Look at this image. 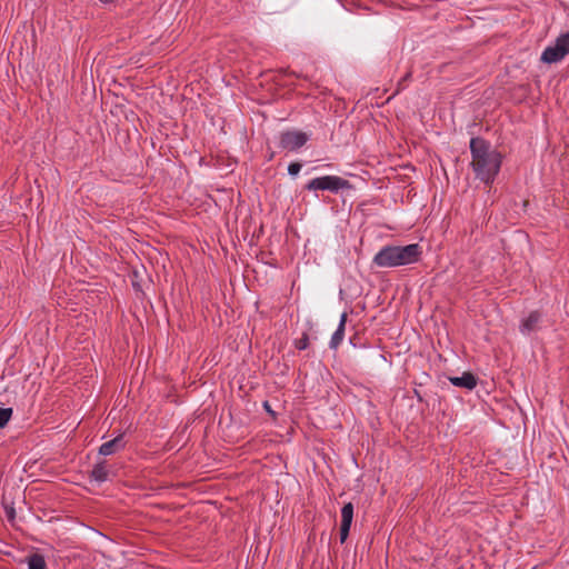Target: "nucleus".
Returning <instances> with one entry per match:
<instances>
[{
    "label": "nucleus",
    "mask_w": 569,
    "mask_h": 569,
    "mask_svg": "<svg viewBox=\"0 0 569 569\" xmlns=\"http://www.w3.org/2000/svg\"><path fill=\"white\" fill-rule=\"evenodd\" d=\"M422 254L418 243L407 246H386L373 258L381 268H395L417 262Z\"/></svg>",
    "instance_id": "2"
},
{
    "label": "nucleus",
    "mask_w": 569,
    "mask_h": 569,
    "mask_svg": "<svg viewBox=\"0 0 569 569\" xmlns=\"http://www.w3.org/2000/svg\"><path fill=\"white\" fill-rule=\"evenodd\" d=\"M566 56L557 46L547 47L542 54L541 61L546 63H555L563 59Z\"/></svg>",
    "instance_id": "8"
},
{
    "label": "nucleus",
    "mask_w": 569,
    "mask_h": 569,
    "mask_svg": "<svg viewBox=\"0 0 569 569\" xmlns=\"http://www.w3.org/2000/svg\"><path fill=\"white\" fill-rule=\"evenodd\" d=\"M28 569H46L44 558L38 553L28 558Z\"/></svg>",
    "instance_id": "12"
},
{
    "label": "nucleus",
    "mask_w": 569,
    "mask_h": 569,
    "mask_svg": "<svg viewBox=\"0 0 569 569\" xmlns=\"http://www.w3.org/2000/svg\"><path fill=\"white\" fill-rule=\"evenodd\" d=\"M411 77H412V71L408 70L406 72V74L399 80L398 86H397V92H399L400 90L405 89L406 83L411 80Z\"/></svg>",
    "instance_id": "15"
},
{
    "label": "nucleus",
    "mask_w": 569,
    "mask_h": 569,
    "mask_svg": "<svg viewBox=\"0 0 569 569\" xmlns=\"http://www.w3.org/2000/svg\"><path fill=\"white\" fill-rule=\"evenodd\" d=\"M471 166L478 176L495 178L502 163V153L491 147V143L481 137L470 140Z\"/></svg>",
    "instance_id": "1"
},
{
    "label": "nucleus",
    "mask_w": 569,
    "mask_h": 569,
    "mask_svg": "<svg viewBox=\"0 0 569 569\" xmlns=\"http://www.w3.org/2000/svg\"><path fill=\"white\" fill-rule=\"evenodd\" d=\"M306 188L310 191L327 190L333 193L342 189H349L348 180H311Z\"/></svg>",
    "instance_id": "4"
},
{
    "label": "nucleus",
    "mask_w": 569,
    "mask_h": 569,
    "mask_svg": "<svg viewBox=\"0 0 569 569\" xmlns=\"http://www.w3.org/2000/svg\"><path fill=\"white\" fill-rule=\"evenodd\" d=\"M555 46H557L565 56L569 53V31L560 34L555 42Z\"/></svg>",
    "instance_id": "13"
},
{
    "label": "nucleus",
    "mask_w": 569,
    "mask_h": 569,
    "mask_svg": "<svg viewBox=\"0 0 569 569\" xmlns=\"http://www.w3.org/2000/svg\"><path fill=\"white\" fill-rule=\"evenodd\" d=\"M353 519V505L346 503L341 509V525H340V542L343 543L349 535L350 527Z\"/></svg>",
    "instance_id": "5"
},
{
    "label": "nucleus",
    "mask_w": 569,
    "mask_h": 569,
    "mask_svg": "<svg viewBox=\"0 0 569 569\" xmlns=\"http://www.w3.org/2000/svg\"><path fill=\"white\" fill-rule=\"evenodd\" d=\"M12 416L11 408H0V428H3Z\"/></svg>",
    "instance_id": "14"
},
{
    "label": "nucleus",
    "mask_w": 569,
    "mask_h": 569,
    "mask_svg": "<svg viewBox=\"0 0 569 569\" xmlns=\"http://www.w3.org/2000/svg\"><path fill=\"white\" fill-rule=\"evenodd\" d=\"M307 133L296 130H287L280 133L279 147L283 150L295 151L306 144Z\"/></svg>",
    "instance_id": "3"
},
{
    "label": "nucleus",
    "mask_w": 569,
    "mask_h": 569,
    "mask_svg": "<svg viewBox=\"0 0 569 569\" xmlns=\"http://www.w3.org/2000/svg\"><path fill=\"white\" fill-rule=\"evenodd\" d=\"M109 471L104 462L97 463L91 470L90 477L97 482H104L108 479Z\"/></svg>",
    "instance_id": "11"
},
{
    "label": "nucleus",
    "mask_w": 569,
    "mask_h": 569,
    "mask_svg": "<svg viewBox=\"0 0 569 569\" xmlns=\"http://www.w3.org/2000/svg\"><path fill=\"white\" fill-rule=\"evenodd\" d=\"M540 321V315L538 312H531L522 322L520 326V331L525 335H528L536 330L537 325Z\"/></svg>",
    "instance_id": "10"
},
{
    "label": "nucleus",
    "mask_w": 569,
    "mask_h": 569,
    "mask_svg": "<svg viewBox=\"0 0 569 569\" xmlns=\"http://www.w3.org/2000/svg\"><path fill=\"white\" fill-rule=\"evenodd\" d=\"M99 1L104 3V4H108V3L114 2L116 0H99Z\"/></svg>",
    "instance_id": "21"
},
{
    "label": "nucleus",
    "mask_w": 569,
    "mask_h": 569,
    "mask_svg": "<svg viewBox=\"0 0 569 569\" xmlns=\"http://www.w3.org/2000/svg\"><path fill=\"white\" fill-rule=\"evenodd\" d=\"M309 339L308 336L305 333L300 339L297 340L296 347L299 350H305L308 347Z\"/></svg>",
    "instance_id": "18"
},
{
    "label": "nucleus",
    "mask_w": 569,
    "mask_h": 569,
    "mask_svg": "<svg viewBox=\"0 0 569 569\" xmlns=\"http://www.w3.org/2000/svg\"><path fill=\"white\" fill-rule=\"evenodd\" d=\"M300 169H301V163H299V162H291L288 166V173L290 176H297L299 173Z\"/></svg>",
    "instance_id": "17"
},
{
    "label": "nucleus",
    "mask_w": 569,
    "mask_h": 569,
    "mask_svg": "<svg viewBox=\"0 0 569 569\" xmlns=\"http://www.w3.org/2000/svg\"><path fill=\"white\" fill-rule=\"evenodd\" d=\"M346 322H347V313L343 312L341 315V317H340L339 326H338L337 330L335 331V333L331 337L330 348L337 349L338 346L343 340Z\"/></svg>",
    "instance_id": "9"
},
{
    "label": "nucleus",
    "mask_w": 569,
    "mask_h": 569,
    "mask_svg": "<svg viewBox=\"0 0 569 569\" xmlns=\"http://www.w3.org/2000/svg\"><path fill=\"white\" fill-rule=\"evenodd\" d=\"M123 437L120 435L114 439L102 443L99 448V453L102 456H110L119 451L121 448H123Z\"/></svg>",
    "instance_id": "7"
},
{
    "label": "nucleus",
    "mask_w": 569,
    "mask_h": 569,
    "mask_svg": "<svg viewBox=\"0 0 569 569\" xmlns=\"http://www.w3.org/2000/svg\"><path fill=\"white\" fill-rule=\"evenodd\" d=\"M326 168H327V166L316 167L315 170L317 171V176L315 178H323V179H327V178H338L335 174L326 173L323 171Z\"/></svg>",
    "instance_id": "16"
},
{
    "label": "nucleus",
    "mask_w": 569,
    "mask_h": 569,
    "mask_svg": "<svg viewBox=\"0 0 569 569\" xmlns=\"http://www.w3.org/2000/svg\"><path fill=\"white\" fill-rule=\"evenodd\" d=\"M263 408H264V409H266L270 415L274 416V412L272 411V409H271V407H270V405H269V402H268V401H264V402H263Z\"/></svg>",
    "instance_id": "20"
},
{
    "label": "nucleus",
    "mask_w": 569,
    "mask_h": 569,
    "mask_svg": "<svg viewBox=\"0 0 569 569\" xmlns=\"http://www.w3.org/2000/svg\"><path fill=\"white\" fill-rule=\"evenodd\" d=\"M449 380L453 386L469 390L477 386V379L471 372H463L461 377H450Z\"/></svg>",
    "instance_id": "6"
},
{
    "label": "nucleus",
    "mask_w": 569,
    "mask_h": 569,
    "mask_svg": "<svg viewBox=\"0 0 569 569\" xmlns=\"http://www.w3.org/2000/svg\"><path fill=\"white\" fill-rule=\"evenodd\" d=\"M6 510H7L8 518L9 519H13L14 518V510H13V508L6 507Z\"/></svg>",
    "instance_id": "19"
}]
</instances>
